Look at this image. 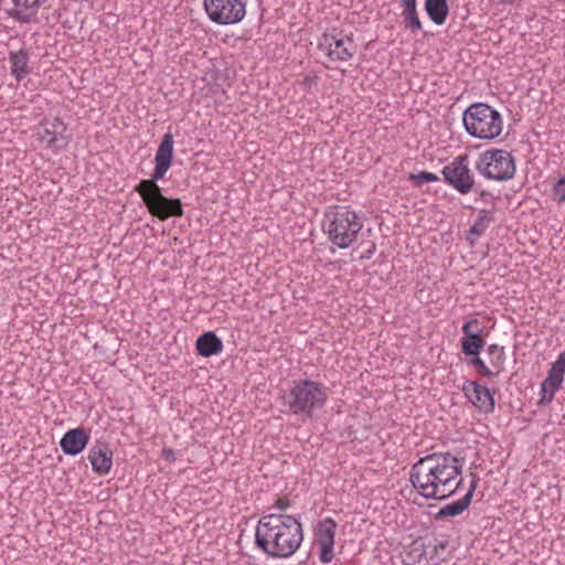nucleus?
Segmentation results:
<instances>
[{
    "mask_svg": "<svg viewBox=\"0 0 565 565\" xmlns=\"http://www.w3.org/2000/svg\"><path fill=\"white\" fill-rule=\"evenodd\" d=\"M47 0H12L8 15L19 23H30L35 20L39 9Z\"/></svg>",
    "mask_w": 565,
    "mask_h": 565,
    "instance_id": "17",
    "label": "nucleus"
},
{
    "mask_svg": "<svg viewBox=\"0 0 565 565\" xmlns=\"http://www.w3.org/2000/svg\"><path fill=\"white\" fill-rule=\"evenodd\" d=\"M38 136L41 143L54 153L65 149L71 140L66 124L58 117L41 122Z\"/></svg>",
    "mask_w": 565,
    "mask_h": 565,
    "instance_id": "11",
    "label": "nucleus"
},
{
    "mask_svg": "<svg viewBox=\"0 0 565 565\" xmlns=\"http://www.w3.org/2000/svg\"><path fill=\"white\" fill-rule=\"evenodd\" d=\"M10 73L17 82L23 81L30 73L29 67L30 53L26 47H21L18 51L9 52Z\"/></svg>",
    "mask_w": 565,
    "mask_h": 565,
    "instance_id": "19",
    "label": "nucleus"
},
{
    "mask_svg": "<svg viewBox=\"0 0 565 565\" xmlns=\"http://www.w3.org/2000/svg\"><path fill=\"white\" fill-rule=\"evenodd\" d=\"M303 541L300 515L269 513L263 515L255 530V544L268 557L289 558Z\"/></svg>",
    "mask_w": 565,
    "mask_h": 565,
    "instance_id": "2",
    "label": "nucleus"
},
{
    "mask_svg": "<svg viewBox=\"0 0 565 565\" xmlns=\"http://www.w3.org/2000/svg\"><path fill=\"white\" fill-rule=\"evenodd\" d=\"M338 524L332 518L320 520L313 530L315 544L319 547L321 563H330L334 557V539Z\"/></svg>",
    "mask_w": 565,
    "mask_h": 565,
    "instance_id": "12",
    "label": "nucleus"
},
{
    "mask_svg": "<svg viewBox=\"0 0 565 565\" xmlns=\"http://www.w3.org/2000/svg\"><path fill=\"white\" fill-rule=\"evenodd\" d=\"M401 4L403 7V10L415 9L417 6L416 0H401Z\"/></svg>",
    "mask_w": 565,
    "mask_h": 565,
    "instance_id": "31",
    "label": "nucleus"
},
{
    "mask_svg": "<svg viewBox=\"0 0 565 565\" xmlns=\"http://www.w3.org/2000/svg\"><path fill=\"white\" fill-rule=\"evenodd\" d=\"M88 440L89 436L83 428H74L64 434L60 447L65 455L76 456L85 449Z\"/></svg>",
    "mask_w": 565,
    "mask_h": 565,
    "instance_id": "18",
    "label": "nucleus"
},
{
    "mask_svg": "<svg viewBox=\"0 0 565 565\" xmlns=\"http://www.w3.org/2000/svg\"><path fill=\"white\" fill-rule=\"evenodd\" d=\"M163 454V458L168 461H173L174 460V452L171 450V449H163L162 451Z\"/></svg>",
    "mask_w": 565,
    "mask_h": 565,
    "instance_id": "32",
    "label": "nucleus"
},
{
    "mask_svg": "<svg viewBox=\"0 0 565 565\" xmlns=\"http://www.w3.org/2000/svg\"><path fill=\"white\" fill-rule=\"evenodd\" d=\"M515 1H516V0H501V2H502L503 4H512V3H514Z\"/></svg>",
    "mask_w": 565,
    "mask_h": 565,
    "instance_id": "34",
    "label": "nucleus"
},
{
    "mask_svg": "<svg viewBox=\"0 0 565 565\" xmlns=\"http://www.w3.org/2000/svg\"><path fill=\"white\" fill-rule=\"evenodd\" d=\"M173 147L172 134H164L154 156L156 166L151 179L141 180L136 186V191L141 196L149 213L161 221L168 220L171 216L180 217L183 215L181 201L164 196L157 183L171 167Z\"/></svg>",
    "mask_w": 565,
    "mask_h": 565,
    "instance_id": "3",
    "label": "nucleus"
},
{
    "mask_svg": "<svg viewBox=\"0 0 565 565\" xmlns=\"http://www.w3.org/2000/svg\"><path fill=\"white\" fill-rule=\"evenodd\" d=\"M465 459L450 451H439L419 458L411 468L409 481L419 495L445 500L454 495L463 481Z\"/></svg>",
    "mask_w": 565,
    "mask_h": 565,
    "instance_id": "1",
    "label": "nucleus"
},
{
    "mask_svg": "<svg viewBox=\"0 0 565 565\" xmlns=\"http://www.w3.org/2000/svg\"><path fill=\"white\" fill-rule=\"evenodd\" d=\"M476 326L478 327L479 326V322L477 319H472V320H469L467 321L462 328H461V331L463 333V337H469V334H473L475 331H472V327Z\"/></svg>",
    "mask_w": 565,
    "mask_h": 565,
    "instance_id": "29",
    "label": "nucleus"
},
{
    "mask_svg": "<svg viewBox=\"0 0 565 565\" xmlns=\"http://www.w3.org/2000/svg\"><path fill=\"white\" fill-rule=\"evenodd\" d=\"M461 351L465 355H479L481 350L483 349L486 342L481 337V329H477L473 334H469V337H462L460 339Z\"/></svg>",
    "mask_w": 565,
    "mask_h": 565,
    "instance_id": "22",
    "label": "nucleus"
},
{
    "mask_svg": "<svg viewBox=\"0 0 565 565\" xmlns=\"http://www.w3.org/2000/svg\"><path fill=\"white\" fill-rule=\"evenodd\" d=\"M318 49L333 62H348L355 54L356 46L351 36L342 34H322Z\"/></svg>",
    "mask_w": 565,
    "mask_h": 565,
    "instance_id": "10",
    "label": "nucleus"
},
{
    "mask_svg": "<svg viewBox=\"0 0 565 565\" xmlns=\"http://www.w3.org/2000/svg\"><path fill=\"white\" fill-rule=\"evenodd\" d=\"M553 195L558 203H565V175L554 184Z\"/></svg>",
    "mask_w": 565,
    "mask_h": 565,
    "instance_id": "28",
    "label": "nucleus"
},
{
    "mask_svg": "<svg viewBox=\"0 0 565 565\" xmlns=\"http://www.w3.org/2000/svg\"><path fill=\"white\" fill-rule=\"evenodd\" d=\"M372 254H373V250H372V249H370V250H367V252L362 256V258H370Z\"/></svg>",
    "mask_w": 565,
    "mask_h": 565,
    "instance_id": "33",
    "label": "nucleus"
},
{
    "mask_svg": "<svg viewBox=\"0 0 565 565\" xmlns=\"http://www.w3.org/2000/svg\"><path fill=\"white\" fill-rule=\"evenodd\" d=\"M461 391L479 412L493 413L495 407L494 392L472 380L465 381Z\"/></svg>",
    "mask_w": 565,
    "mask_h": 565,
    "instance_id": "14",
    "label": "nucleus"
},
{
    "mask_svg": "<svg viewBox=\"0 0 565 565\" xmlns=\"http://www.w3.org/2000/svg\"><path fill=\"white\" fill-rule=\"evenodd\" d=\"M275 508H277L278 510L280 511H286L287 509L290 508V501L288 499H277L275 504H274Z\"/></svg>",
    "mask_w": 565,
    "mask_h": 565,
    "instance_id": "30",
    "label": "nucleus"
},
{
    "mask_svg": "<svg viewBox=\"0 0 565 565\" xmlns=\"http://www.w3.org/2000/svg\"><path fill=\"white\" fill-rule=\"evenodd\" d=\"M466 132L473 139L492 141L503 130V117L499 110L486 103H473L462 113Z\"/></svg>",
    "mask_w": 565,
    "mask_h": 565,
    "instance_id": "5",
    "label": "nucleus"
},
{
    "mask_svg": "<svg viewBox=\"0 0 565 565\" xmlns=\"http://www.w3.org/2000/svg\"><path fill=\"white\" fill-rule=\"evenodd\" d=\"M247 2L248 0H203V8L213 23L233 25L244 20Z\"/></svg>",
    "mask_w": 565,
    "mask_h": 565,
    "instance_id": "8",
    "label": "nucleus"
},
{
    "mask_svg": "<svg viewBox=\"0 0 565 565\" xmlns=\"http://www.w3.org/2000/svg\"><path fill=\"white\" fill-rule=\"evenodd\" d=\"M195 347L199 355L209 358L222 352L223 342L213 331H207L198 338Z\"/></svg>",
    "mask_w": 565,
    "mask_h": 565,
    "instance_id": "20",
    "label": "nucleus"
},
{
    "mask_svg": "<svg viewBox=\"0 0 565 565\" xmlns=\"http://www.w3.org/2000/svg\"><path fill=\"white\" fill-rule=\"evenodd\" d=\"M441 174L445 183L461 195H466L475 189V174L470 169L469 157L467 154L455 157L449 163L443 167Z\"/></svg>",
    "mask_w": 565,
    "mask_h": 565,
    "instance_id": "9",
    "label": "nucleus"
},
{
    "mask_svg": "<svg viewBox=\"0 0 565 565\" xmlns=\"http://www.w3.org/2000/svg\"><path fill=\"white\" fill-rule=\"evenodd\" d=\"M87 459L90 462L92 470L99 475L106 476L113 467V451L105 440H96L89 448Z\"/></svg>",
    "mask_w": 565,
    "mask_h": 565,
    "instance_id": "15",
    "label": "nucleus"
},
{
    "mask_svg": "<svg viewBox=\"0 0 565 565\" xmlns=\"http://www.w3.org/2000/svg\"><path fill=\"white\" fill-rule=\"evenodd\" d=\"M492 221V212L489 210H481L477 215L473 224L470 226L469 233L477 237L483 235Z\"/></svg>",
    "mask_w": 565,
    "mask_h": 565,
    "instance_id": "24",
    "label": "nucleus"
},
{
    "mask_svg": "<svg viewBox=\"0 0 565 565\" xmlns=\"http://www.w3.org/2000/svg\"><path fill=\"white\" fill-rule=\"evenodd\" d=\"M478 477L477 475H472V478H471V481H470V484H469V488L466 492V494L451 502V503H448L446 505H444L437 513H436V520H444V519H448V518H455V516H458L460 514H462L468 508L469 505L471 504V501H472V497L475 494V491L477 489V486H478Z\"/></svg>",
    "mask_w": 565,
    "mask_h": 565,
    "instance_id": "16",
    "label": "nucleus"
},
{
    "mask_svg": "<svg viewBox=\"0 0 565 565\" xmlns=\"http://www.w3.org/2000/svg\"><path fill=\"white\" fill-rule=\"evenodd\" d=\"M425 10L429 19L438 25L445 23L449 12L447 0H426Z\"/></svg>",
    "mask_w": 565,
    "mask_h": 565,
    "instance_id": "21",
    "label": "nucleus"
},
{
    "mask_svg": "<svg viewBox=\"0 0 565 565\" xmlns=\"http://www.w3.org/2000/svg\"><path fill=\"white\" fill-rule=\"evenodd\" d=\"M487 354L493 376H498L504 370L505 352L504 348L499 344H490L487 348Z\"/></svg>",
    "mask_w": 565,
    "mask_h": 565,
    "instance_id": "23",
    "label": "nucleus"
},
{
    "mask_svg": "<svg viewBox=\"0 0 565 565\" xmlns=\"http://www.w3.org/2000/svg\"><path fill=\"white\" fill-rule=\"evenodd\" d=\"M565 375V350L559 352L555 362L552 363L547 376L541 384L540 404H550L557 391L562 388Z\"/></svg>",
    "mask_w": 565,
    "mask_h": 565,
    "instance_id": "13",
    "label": "nucleus"
},
{
    "mask_svg": "<svg viewBox=\"0 0 565 565\" xmlns=\"http://www.w3.org/2000/svg\"><path fill=\"white\" fill-rule=\"evenodd\" d=\"M402 17L404 26L409 30L411 33L416 34L422 31L423 24L419 20L417 8L403 10Z\"/></svg>",
    "mask_w": 565,
    "mask_h": 565,
    "instance_id": "25",
    "label": "nucleus"
},
{
    "mask_svg": "<svg viewBox=\"0 0 565 565\" xmlns=\"http://www.w3.org/2000/svg\"><path fill=\"white\" fill-rule=\"evenodd\" d=\"M321 227L333 245L345 249L356 242L363 222L351 206L330 205L323 213Z\"/></svg>",
    "mask_w": 565,
    "mask_h": 565,
    "instance_id": "4",
    "label": "nucleus"
},
{
    "mask_svg": "<svg viewBox=\"0 0 565 565\" xmlns=\"http://www.w3.org/2000/svg\"><path fill=\"white\" fill-rule=\"evenodd\" d=\"M328 399L322 384L312 380H300L295 383L285 396V403L295 415L312 417L315 411L322 408Z\"/></svg>",
    "mask_w": 565,
    "mask_h": 565,
    "instance_id": "6",
    "label": "nucleus"
},
{
    "mask_svg": "<svg viewBox=\"0 0 565 565\" xmlns=\"http://www.w3.org/2000/svg\"><path fill=\"white\" fill-rule=\"evenodd\" d=\"M409 179L416 184L417 186H420L425 183H433L439 181V178L431 172L428 171H420L416 174H411Z\"/></svg>",
    "mask_w": 565,
    "mask_h": 565,
    "instance_id": "27",
    "label": "nucleus"
},
{
    "mask_svg": "<svg viewBox=\"0 0 565 565\" xmlns=\"http://www.w3.org/2000/svg\"><path fill=\"white\" fill-rule=\"evenodd\" d=\"M475 169L486 180L505 182L514 178L516 163L510 151L491 148L478 154Z\"/></svg>",
    "mask_w": 565,
    "mask_h": 565,
    "instance_id": "7",
    "label": "nucleus"
},
{
    "mask_svg": "<svg viewBox=\"0 0 565 565\" xmlns=\"http://www.w3.org/2000/svg\"><path fill=\"white\" fill-rule=\"evenodd\" d=\"M467 364L475 366L477 372L482 376H493L491 369L486 365L484 361L479 358V355H471V358L467 359Z\"/></svg>",
    "mask_w": 565,
    "mask_h": 565,
    "instance_id": "26",
    "label": "nucleus"
}]
</instances>
